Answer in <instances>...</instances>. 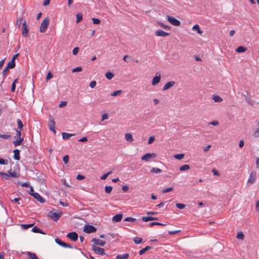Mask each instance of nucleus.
Listing matches in <instances>:
<instances>
[{"instance_id": "obj_1", "label": "nucleus", "mask_w": 259, "mask_h": 259, "mask_svg": "<svg viewBox=\"0 0 259 259\" xmlns=\"http://www.w3.org/2000/svg\"><path fill=\"white\" fill-rule=\"evenodd\" d=\"M50 22V19L49 17H46L43 21L41 22L40 28L39 31L41 33H44L46 31L47 28L49 26Z\"/></svg>"}, {"instance_id": "obj_2", "label": "nucleus", "mask_w": 259, "mask_h": 259, "mask_svg": "<svg viewBox=\"0 0 259 259\" xmlns=\"http://www.w3.org/2000/svg\"><path fill=\"white\" fill-rule=\"evenodd\" d=\"M62 213L61 212H54L53 211H50L48 214L49 217L54 221H58L61 217Z\"/></svg>"}, {"instance_id": "obj_3", "label": "nucleus", "mask_w": 259, "mask_h": 259, "mask_svg": "<svg viewBox=\"0 0 259 259\" xmlns=\"http://www.w3.org/2000/svg\"><path fill=\"white\" fill-rule=\"evenodd\" d=\"M11 169H10V170L8 171V174L4 172H1L0 175L3 178L6 179H8V178L9 177H11L12 178H18L17 174L15 171L11 172Z\"/></svg>"}, {"instance_id": "obj_4", "label": "nucleus", "mask_w": 259, "mask_h": 259, "mask_svg": "<svg viewBox=\"0 0 259 259\" xmlns=\"http://www.w3.org/2000/svg\"><path fill=\"white\" fill-rule=\"evenodd\" d=\"M97 229L95 227L90 225H86L84 227L83 231L87 233L90 234L92 233L96 232Z\"/></svg>"}, {"instance_id": "obj_5", "label": "nucleus", "mask_w": 259, "mask_h": 259, "mask_svg": "<svg viewBox=\"0 0 259 259\" xmlns=\"http://www.w3.org/2000/svg\"><path fill=\"white\" fill-rule=\"evenodd\" d=\"M48 125L50 130L53 131L55 134H56L55 122L54 120L53 117L51 115L49 117Z\"/></svg>"}, {"instance_id": "obj_6", "label": "nucleus", "mask_w": 259, "mask_h": 259, "mask_svg": "<svg viewBox=\"0 0 259 259\" xmlns=\"http://www.w3.org/2000/svg\"><path fill=\"white\" fill-rule=\"evenodd\" d=\"M167 19L169 22L174 26H179L181 24L180 21L174 17L167 15Z\"/></svg>"}, {"instance_id": "obj_7", "label": "nucleus", "mask_w": 259, "mask_h": 259, "mask_svg": "<svg viewBox=\"0 0 259 259\" xmlns=\"http://www.w3.org/2000/svg\"><path fill=\"white\" fill-rule=\"evenodd\" d=\"M55 241L57 244H58L59 245H60L62 247H65V248H73V247L71 245L63 242V241H62L61 239H60L58 238H56L55 239Z\"/></svg>"}, {"instance_id": "obj_8", "label": "nucleus", "mask_w": 259, "mask_h": 259, "mask_svg": "<svg viewBox=\"0 0 259 259\" xmlns=\"http://www.w3.org/2000/svg\"><path fill=\"white\" fill-rule=\"evenodd\" d=\"M156 157V154L154 153H148L143 155L141 159L145 161H148L150 158H155Z\"/></svg>"}, {"instance_id": "obj_9", "label": "nucleus", "mask_w": 259, "mask_h": 259, "mask_svg": "<svg viewBox=\"0 0 259 259\" xmlns=\"http://www.w3.org/2000/svg\"><path fill=\"white\" fill-rule=\"evenodd\" d=\"M67 237L73 241H76L77 240L78 236L77 233L75 232H72L67 234Z\"/></svg>"}, {"instance_id": "obj_10", "label": "nucleus", "mask_w": 259, "mask_h": 259, "mask_svg": "<svg viewBox=\"0 0 259 259\" xmlns=\"http://www.w3.org/2000/svg\"><path fill=\"white\" fill-rule=\"evenodd\" d=\"M30 195L32 196L35 199H36L37 201L41 203H43L45 202V199H44L38 193L36 192L30 193Z\"/></svg>"}, {"instance_id": "obj_11", "label": "nucleus", "mask_w": 259, "mask_h": 259, "mask_svg": "<svg viewBox=\"0 0 259 259\" xmlns=\"http://www.w3.org/2000/svg\"><path fill=\"white\" fill-rule=\"evenodd\" d=\"M93 250L95 252L101 255L105 254V250L103 248H101L96 246H93Z\"/></svg>"}, {"instance_id": "obj_12", "label": "nucleus", "mask_w": 259, "mask_h": 259, "mask_svg": "<svg viewBox=\"0 0 259 259\" xmlns=\"http://www.w3.org/2000/svg\"><path fill=\"white\" fill-rule=\"evenodd\" d=\"M28 33V27L26 24V21H24L22 24V34L23 36H26Z\"/></svg>"}, {"instance_id": "obj_13", "label": "nucleus", "mask_w": 259, "mask_h": 259, "mask_svg": "<svg viewBox=\"0 0 259 259\" xmlns=\"http://www.w3.org/2000/svg\"><path fill=\"white\" fill-rule=\"evenodd\" d=\"M256 177V173L255 171H252L249 175V178L247 182L248 183L253 184L254 183Z\"/></svg>"}, {"instance_id": "obj_14", "label": "nucleus", "mask_w": 259, "mask_h": 259, "mask_svg": "<svg viewBox=\"0 0 259 259\" xmlns=\"http://www.w3.org/2000/svg\"><path fill=\"white\" fill-rule=\"evenodd\" d=\"M155 34L158 36L165 37L169 35L170 34L169 33L165 32L162 30H158L155 31Z\"/></svg>"}, {"instance_id": "obj_15", "label": "nucleus", "mask_w": 259, "mask_h": 259, "mask_svg": "<svg viewBox=\"0 0 259 259\" xmlns=\"http://www.w3.org/2000/svg\"><path fill=\"white\" fill-rule=\"evenodd\" d=\"M92 242H94L96 245H99L101 246H104L106 244V242L105 241L96 238H93Z\"/></svg>"}, {"instance_id": "obj_16", "label": "nucleus", "mask_w": 259, "mask_h": 259, "mask_svg": "<svg viewBox=\"0 0 259 259\" xmlns=\"http://www.w3.org/2000/svg\"><path fill=\"white\" fill-rule=\"evenodd\" d=\"M122 218V214L121 213L117 214L112 218V221L114 222H119L121 221Z\"/></svg>"}, {"instance_id": "obj_17", "label": "nucleus", "mask_w": 259, "mask_h": 259, "mask_svg": "<svg viewBox=\"0 0 259 259\" xmlns=\"http://www.w3.org/2000/svg\"><path fill=\"white\" fill-rule=\"evenodd\" d=\"M14 152V158L16 160H19L20 159V150L19 149H15L13 151Z\"/></svg>"}, {"instance_id": "obj_18", "label": "nucleus", "mask_w": 259, "mask_h": 259, "mask_svg": "<svg viewBox=\"0 0 259 259\" xmlns=\"http://www.w3.org/2000/svg\"><path fill=\"white\" fill-rule=\"evenodd\" d=\"M29 259H38L35 253L28 251L26 253Z\"/></svg>"}, {"instance_id": "obj_19", "label": "nucleus", "mask_w": 259, "mask_h": 259, "mask_svg": "<svg viewBox=\"0 0 259 259\" xmlns=\"http://www.w3.org/2000/svg\"><path fill=\"white\" fill-rule=\"evenodd\" d=\"M175 83V82H167V83L164 86L163 90H167L172 87Z\"/></svg>"}, {"instance_id": "obj_20", "label": "nucleus", "mask_w": 259, "mask_h": 259, "mask_svg": "<svg viewBox=\"0 0 259 259\" xmlns=\"http://www.w3.org/2000/svg\"><path fill=\"white\" fill-rule=\"evenodd\" d=\"M31 231L34 233H40L41 234H46L45 233H44L40 229H39L36 226H34L33 228H32Z\"/></svg>"}, {"instance_id": "obj_21", "label": "nucleus", "mask_w": 259, "mask_h": 259, "mask_svg": "<svg viewBox=\"0 0 259 259\" xmlns=\"http://www.w3.org/2000/svg\"><path fill=\"white\" fill-rule=\"evenodd\" d=\"M152 248V246H147L145 247V248L141 249L139 251V254L143 255L145 252H146V251L149 250L150 249H151Z\"/></svg>"}, {"instance_id": "obj_22", "label": "nucleus", "mask_w": 259, "mask_h": 259, "mask_svg": "<svg viewBox=\"0 0 259 259\" xmlns=\"http://www.w3.org/2000/svg\"><path fill=\"white\" fill-rule=\"evenodd\" d=\"M125 139L127 141L130 142H132L134 140L133 136L130 133H126L125 134Z\"/></svg>"}, {"instance_id": "obj_23", "label": "nucleus", "mask_w": 259, "mask_h": 259, "mask_svg": "<svg viewBox=\"0 0 259 259\" xmlns=\"http://www.w3.org/2000/svg\"><path fill=\"white\" fill-rule=\"evenodd\" d=\"M129 257L128 253H125L123 254H118L116 256V259H127Z\"/></svg>"}, {"instance_id": "obj_24", "label": "nucleus", "mask_w": 259, "mask_h": 259, "mask_svg": "<svg viewBox=\"0 0 259 259\" xmlns=\"http://www.w3.org/2000/svg\"><path fill=\"white\" fill-rule=\"evenodd\" d=\"M62 138L64 139V140H67L70 138H71V137H72L73 136H74V134H69V133H63L62 134Z\"/></svg>"}, {"instance_id": "obj_25", "label": "nucleus", "mask_w": 259, "mask_h": 259, "mask_svg": "<svg viewBox=\"0 0 259 259\" xmlns=\"http://www.w3.org/2000/svg\"><path fill=\"white\" fill-rule=\"evenodd\" d=\"M192 29L194 31H197V32L199 34H202V31H201L200 29V27H199V26L198 25V24H195L193 26V27H192Z\"/></svg>"}, {"instance_id": "obj_26", "label": "nucleus", "mask_w": 259, "mask_h": 259, "mask_svg": "<svg viewBox=\"0 0 259 259\" xmlns=\"http://www.w3.org/2000/svg\"><path fill=\"white\" fill-rule=\"evenodd\" d=\"M246 50V48L243 46H240L237 48L236 52L237 53H243L245 52Z\"/></svg>"}, {"instance_id": "obj_27", "label": "nucleus", "mask_w": 259, "mask_h": 259, "mask_svg": "<svg viewBox=\"0 0 259 259\" xmlns=\"http://www.w3.org/2000/svg\"><path fill=\"white\" fill-rule=\"evenodd\" d=\"M15 65H16L15 61H14L13 60H11V61H10L8 63L7 67L10 69H13L15 67Z\"/></svg>"}, {"instance_id": "obj_28", "label": "nucleus", "mask_w": 259, "mask_h": 259, "mask_svg": "<svg viewBox=\"0 0 259 259\" xmlns=\"http://www.w3.org/2000/svg\"><path fill=\"white\" fill-rule=\"evenodd\" d=\"M161 77L160 73L157 72L152 81H160Z\"/></svg>"}, {"instance_id": "obj_29", "label": "nucleus", "mask_w": 259, "mask_h": 259, "mask_svg": "<svg viewBox=\"0 0 259 259\" xmlns=\"http://www.w3.org/2000/svg\"><path fill=\"white\" fill-rule=\"evenodd\" d=\"M212 99L214 100L215 102H220L223 101V99L219 96L218 95H213Z\"/></svg>"}, {"instance_id": "obj_30", "label": "nucleus", "mask_w": 259, "mask_h": 259, "mask_svg": "<svg viewBox=\"0 0 259 259\" xmlns=\"http://www.w3.org/2000/svg\"><path fill=\"white\" fill-rule=\"evenodd\" d=\"M34 225V224H22L21 225V228L23 229L26 230Z\"/></svg>"}, {"instance_id": "obj_31", "label": "nucleus", "mask_w": 259, "mask_h": 259, "mask_svg": "<svg viewBox=\"0 0 259 259\" xmlns=\"http://www.w3.org/2000/svg\"><path fill=\"white\" fill-rule=\"evenodd\" d=\"M105 75L108 80H110L114 76V74L111 72H108L106 73Z\"/></svg>"}, {"instance_id": "obj_32", "label": "nucleus", "mask_w": 259, "mask_h": 259, "mask_svg": "<svg viewBox=\"0 0 259 259\" xmlns=\"http://www.w3.org/2000/svg\"><path fill=\"white\" fill-rule=\"evenodd\" d=\"M122 93V91L121 90H118L116 91H114L111 94V96H114V97L120 96Z\"/></svg>"}, {"instance_id": "obj_33", "label": "nucleus", "mask_w": 259, "mask_h": 259, "mask_svg": "<svg viewBox=\"0 0 259 259\" xmlns=\"http://www.w3.org/2000/svg\"><path fill=\"white\" fill-rule=\"evenodd\" d=\"M142 220L145 222H147L150 221H153V217H143L142 218Z\"/></svg>"}, {"instance_id": "obj_34", "label": "nucleus", "mask_w": 259, "mask_h": 259, "mask_svg": "<svg viewBox=\"0 0 259 259\" xmlns=\"http://www.w3.org/2000/svg\"><path fill=\"white\" fill-rule=\"evenodd\" d=\"M151 172L155 174H159L162 172V170L159 168L153 167L151 169Z\"/></svg>"}, {"instance_id": "obj_35", "label": "nucleus", "mask_w": 259, "mask_h": 259, "mask_svg": "<svg viewBox=\"0 0 259 259\" xmlns=\"http://www.w3.org/2000/svg\"><path fill=\"white\" fill-rule=\"evenodd\" d=\"M134 241L135 243V244H139L142 242V239L138 237H135L134 238Z\"/></svg>"}, {"instance_id": "obj_36", "label": "nucleus", "mask_w": 259, "mask_h": 259, "mask_svg": "<svg viewBox=\"0 0 259 259\" xmlns=\"http://www.w3.org/2000/svg\"><path fill=\"white\" fill-rule=\"evenodd\" d=\"M190 166L188 164L183 165L180 167V170L181 171H185L190 169Z\"/></svg>"}, {"instance_id": "obj_37", "label": "nucleus", "mask_w": 259, "mask_h": 259, "mask_svg": "<svg viewBox=\"0 0 259 259\" xmlns=\"http://www.w3.org/2000/svg\"><path fill=\"white\" fill-rule=\"evenodd\" d=\"M112 190V187L110 186H106L105 187V191L107 194H110Z\"/></svg>"}, {"instance_id": "obj_38", "label": "nucleus", "mask_w": 259, "mask_h": 259, "mask_svg": "<svg viewBox=\"0 0 259 259\" xmlns=\"http://www.w3.org/2000/svg\"><path fill=\"white\" fill-rule=\"evenodd\" d=\"M17 122L18 124V128H17L22 130V128L23 127V124L22 122L21 121V120L19 119H18L17 120Z\"/></svg>"}, {"instance_id": "obj_39", "label": "nucleus", "mask_w": 259, "mask_h": 259, "mask_svg": "<svg viewBox=\"0 0 259 259\" xmlns=\"http://www.w3.org/2000/svg\"><path fill=\"white\" fill-rule=\"evenodd\" d=\"M82 19V15L81 13H77L76 14V23H79Z\"/></svg>"}, {"instance_id": "obj_40", "label": "nucleus", "mask_w": 259, "mask_h": 259, "mask_svg": "<svg viewBox=\"0 0 259 259\" xmlns=\"http://www.w3.org/2000/svg\"><path fill=\"white\" fill-rule=\"evenodd\" d=\"M184 154L181 153L175 155L174 157L178 160H181L184 158Z\"/></svg>"}, {"instance_id": "obj_41", "label": "nucleus", "mask_w": 259, "mask_h": 259, "mask_svg": "<svg viewBox=\"0 0 259 259\" xmlns=\"http://www.w3.org/2000/svg\"><path fill=\"white\" fill-rule=\"evenodd\" d=\"M236 237L239 239L243 240L244 238V235L242 232H239L237 234Z\"/></svg>"}, {"instance_id": "obj_42", "label": "nucleus", "mask_w": 259, "mask_h": 259, "mask_svg": "<svg viewBox=\"0 0 259 259\" xmlns=\"http://www.w3.org/2000/svg\"><path fill=\"white\" fill-rule=\"evenodd\" d=\"M158 24L159 25L162 27L163 28L165 29H170V27L168 26V25H165L163 23H161V22H158Z\"/></svg>"}, {"instance_id": "obj_43", "label": "nucleus", "mask_w": 259, "mask_h": 259, "mask_svg": "<svg viewBox=\"0 0 259 259\" xmlns=\"http://www.w3.org/2000/svg\"><path fill=\"white\" fill-rule=\"evenodd\" d=\"M9 68H8L7 67H6L3 71L2 72V73H3V76L4 77V79H5V76L7 75L8 72H9Z\"/></svg>"}, {"instance_id": "obj_44", "label": "nucleus", "mask_w": 259, "mask_h": 259, "mask_svg": "<svg viewBox=\"0 0 259 259\" xmlns=\"http://www.w3.org/2000/svg\"><path fill=\"white\" fill-rule=\"evenodd\" d=\"M155 225L165 226V224H163L162 223H159V222H151L149 224L150 227H152Z\"/></svg>"}, {"instance_id": "obj_45", "label": "nucleus", "mask_w": 259, "mask_h": 259, "mask_svg": "<svg viewBox=\"0 0 259 259\" xmlns=\"http://www.w3.org/2000/svg\"><path fill=\"white\" fill-rule=\"evenodd\" d=\"M8 163L7 159H5L2 158H0V164L7 165Z\"/></svg>"}, {"instance_id": "obj_46", "label": "nucleus", "mask_w": 259, "mask_h": 259, "mask_svg": "<svg viewBox=\"0 0 259 259\" xmlns=\"http://www.w3.org/2000/svg\"><path fill=\"white\" fill-rule=\"evenodd\" d=\"M22 20H23L22 18H17V21H16V25L18 27H20Z\"/></svg>"}, {"instance_id": "obj_47", "label": "nucleus", "mask_w": 259, "mask_h": 259, "mask_svg": "<svg viewBox=\"0 0 259 259\" xmlns=\"http://www.w3.org/2000/svg\"><path fill=\"white\" fill-rule=\"evenodd\" d=\"M112 173V171H110L107 173L104 174L101 177V179L104 180L107 179V177Z\"/></svg>"}, {"instance_id": "obj_48", "label": "nucleus", "mask_w": 259, "mask_h": 259, "mask_svg": "<svg viewBox=\"0 0 259 259\" xmlns=\"http://www.w3.org/2000/svg\"><path fill=\"white\" fill-rule=\"evenodd\" d=\"M174 190V188L171 187H169V188H167L165 189H164L163 191H162V193H166L167 192H170V191H171Z\"/></svg>"}, {"instance_id": "obj_49", "label": "nucleus", "mask_w": 259, "mask_h": 259, "mask_svg": "<svg viewBox=\"0 0 259 259\" xmlns=\"http://www.w3.org/2000/svg\"><path fill=\"white\" fill-rule=\"evenodd\" d=\"M176 205L177 207L180 209H182L185 207V205L182 203H176Z\"/></svg>"}, {"instance_id": "obj_50", "label": "nucleus", "mask_w": 259, "mask_h": 259, "mask_svg": "<svg viewBox=\"0 0 259 259\" xmlns=\"http://www.w3.org/2000/svg\"><path fill=\"white\" fill-rule=\"evenodd\" d=\"M82 67H77L72 69V72H79L82 71Z\"/></svg>"}, {"instance_id": "obj_51", "label": "nucleus", "mask_w": 259, "mask_h": 259, "mask_svg": "<svg viewBox=\"0 0 259 259\" xmlns=\"http://www.w3.org/2000/svg\"><path fill=\"white\" fill-rule=\"evenodd\" d=\"M0 138L5 139H9L11 138V135L6 134L1 135Z\"/></svg>"}, {"instance_id": "obj_52", "label": "nucleus", "mask_w": 259, "mask_h": 259, "mask_svg": "<svg viewBox=\"0 0 259 259\" xmlns=\"http://www.w3.org/2000/svg\"><path fill=\"white\" fill-rule=\"evenodd\" d=\"M245 100H246V102H247L249 105H253V102L252 101L250 98H249L248 97H246Z\"/></svg>"}, {"instance_id": "obj_53", "label": "nucleus", "mask_w": 259, "mask_h": 259, "mask_svg": "<svg viewBox=\"0 0 259 259\" xmlns=\"http://www.w3.org/2000/svg\"><path fill=\"white\" fill-rule=\"evenodd\" d=\"M21 130H20V129H18V128H17L16 130V132L17 134H16V136L15 137V138L21 137Z\"/></svg>"}, {"instance_id": "obj_54", "label": "nucleus", "mask_w": 259, "mask_h": 259, "mask_svg": "<svg viewBox=\"0 0 259 259\" xmlns=\"http://www.w3.org/2000/svg\"><path fill=\"white\" fill-rule=\"evenodd\" d=\"M63 160L65 164L67 163L69 161V156L67 155H65L63 158Z\"/></svg>"}, {"instance_id": "obj_55", "label": "nucleus", "mask_w": 259, "mask_h": 259, "mask_svg": "<svg viewBox=\"0 0 259 259\" xmlns=\"http://www.w3.org/2000/svg\"><path fill=\"white\" fill-rule=\"evenodd\" d=\"M155 140V138L153 136H151L150 137L149 139H148V144H152L154 141Z\"/></svg>"}, {"instance_id": "obj_56", "label": "nucleus", "mask_w": 259, "mask_h": 259, "mask_svg": "<svg viewBox=\"0 0 259 259\" xmlns=\"http://www.w3.org/2000/svg\"><path fill=\"white\" fill-rule=\"evenodd\" d=\"M136 220V219L131 218V217H127L124 219V221H130V222H135Z\"/></svg>"}, {"instance_id": "obj_57", "label": "nucleus", "mask_w": 259, "mask_h": 259, "mask_svg": "<svg viewBox=\"0 0 259 259\" xmlns=\"http://www.w3.org/2000/svg\"><path fill=\"white\" fill-rule=\"evenodd\" d=\"M180 232H181V230H176V231H169L168 232V234L170 235H176V234H178V233H179Z\"/></svg>"}, {"instance_id": "obj_58", "label": "nucleus", "mask_w": 259, "mask_h": 259, "mask_svg": "<svg viewBox=\"0 0 259 259\" xmlns=\"http://www.w3.org/2000/svg\"><path fill=\"white\" fill-rule=\"evenodd\" d=\"M79 51V48L75 47L73 49L72 53L74 55H76Z\"/></svg>"}, {"instance_id": "obj_59", "label": "nucleus", "mask_w": 259, "mask_h": 259, "mask_svg": "<svg viewBox=\"0 0 259 259\" xmlns=\"http://www.w3.org/2000/svg\"><path fill=\"white\" fill-rule=\"evenodd\" d=\"M93 23L95 24H98L100 23V20L99 19L97 18H93L92 19Z\"/></svg>"}, {"instance_id": "obj_60", "label": "nucleus", "mask_w": 259, "mask_h": 259, "mask_svg": "<svg viewBox=\"0 0 259 259\" xmlns=\"http://www.w3.org/2000/svg\"><path fill=\"white\" fill-rule=\"evenodd\" d=\"M53 74L51 72H49L47 74L46 79L49 80V79H51L53 77Z\"/></svg>"}, {"instance_id": "obj_61", "label": "nucleus", "mask_w": 259, "mask_h": 259, "mask_svg": "<svg viewBox=\"0 0 259 259\" xmlns=\"http://www.w3.org/2000/svg\"><path fill=\"white\" fill-rule=\"evenodd\" d=\"M17 82H13L12 83V87H11V92H15V89H16V83Z\"/></svg>"}, {"instance_id": "obj_62", "label": "nucleus", "mask_w": 259, "mask_h": 259, "mask_svg": "<svg viewBox=\"0 0 259 259\" xmlns=\"http://www.w3.org/2000/svg\"><path fill=\"white\" fill-rule=\"evenodd\" d=\"M76 178L78 180H81L84 179L85 178V177L83 175H81L79 174L76 176Z\"/></svg>"}, {"instance_id": "obj_63", "label": "nucleus", "mask_w": 259, "mask_h": 259, "mask_svg": "<svg viewBox=\"0 0 259 259\" xmlns=\"http://www.w3.org/2000/svg\"><path fill=\"white\" fill-rule=\"evenodd\" d=\"M13 144L15 145V146H17L19 145H20L21 144L19 142V140H15L13 142Z\"/></svg>"}, {"instance_id": "obj_64", "label": "nucleus", "mask_w": 259, "mask_h": 259, "mask_svg": "<svg viewBox=\"0 0 259 259\" xmlns=\"http://www.w3.org/2000/svg\"><path fill=\"white\" fill-rule=\"evenodd\" d=\"M253 136L257 138L259 137V130L257 129L256 131H255L253 133Z\"/></svg>"}]
</instances>
